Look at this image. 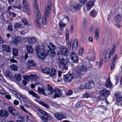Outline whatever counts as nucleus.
<instances>
[{
	"instance_id": "nucleus-1",
	"label": "nucleus",
	"mask_w": 122,
	"mask_h": 122,
	"mask_svg": "<svg viewBox=\"0 0 122 122\" xmlns=\"http://www.w3.org/2000/svg\"><path fill=\"white\" fill-rule=\"evenodd\" d=\"M36 50L39 60L41 61H42L45 59V57L46 56L45 51L40 45L36 47Z\"/></svg>"
},
{
	"instance_id": "nucleus-2",
	"label": "nucleus",
	"mask_w": 122,
	"mask_h": 122,
	"mask_svg": "<svg viewBox=\"0 0 122 122\" xmlns=\"http://www.w3.org/2000/svg\"><path fill=\"white\" fill-rule=\"evenodd\" d=\"M59 67L62 70H67L68 66L67 65V60L65 59L61 56L58 57Z\"/></svg>"
},
{
	"instance_id": "nucleus-3",
	"label": "nucleus",
	"mask_w": 122,
	"mask_h": 122,
	"mask_svg": "<svg viewBox=\"0 0 122 122\" xmlns=\"http://www.w3.org/2000/svg\"><path fill=\"white\" fill-rule=\"evenodd\" d=\"M38 110L41 113L44 115L41 117V119L43 121L47 122L52 118V116L45 111L41 109H38Z\"/></svg>"
},
{
	"instance_id": "nucleus-4",
	"label": "nucleus",
	"mask_w": 122,
	"mask_h": 122,
	"mask_svg": "<svg viewBox=\"0 0 122 122\" xmlns=\"http://www.w3.org/2000/svg\"><path fill=\"white\" fill-rule=\"evenodd\" d=\"M87 71V68L85 65H83L80 67L79 69L77 71V73L79 75H85Z\"/></svg>"
},
{
	"instance_id": "nucleus-5",
	"label": "nucleus",
	"mask_w": 122,
	"mask_h": 122,
	"mask_svg": "<svg viewBox=\"0 0 122 122\" xmlns=\"http://www.w3.org/2000/svg\"><path fill=\"white\" fill-rule=\"evenodd\" d=\"M62 90L58 88H56L54 90V93L51 96V97L55 99L57 97H59L62 95Z\"/></svg>"
},
{
	"instance_id": "nucleus-6",
	"label": "nucleus",
	"mask_w": 122,
	"mask_h": 122,
	"mask_svg": "<svg viewBox=\"0 0 122 122\" xmlns=\"http://www.w3.org/2000/svg\"><path fill=\"white\" fill-rule=\"evenodd\" d=\"M23 10L25 12H27L28 14H30V11L29 7L27 4L26 0H23Z\"/></svg>"
},
{
	"instance_id": "nucleus-7",
	"label": "nucleus",
	"mask_w": 122,
	"mask_h": 122,
	"mask_svg": "<svg viewBox=\"0 0 122 122\" xmlns=\"http://www.w3.org/2000/svg\"><path fill=\"white\" fill-rule=\"evenodd\" d=\"M51 4L50 3H48L47 6L46 7L45 9V16L46 18H48L49 17V14L51 11Z\"/></svg>"
},
{
	"instance_id": "nucleus-8",
	"label": "nucleus",
	"mask_w": 122,
	"mask_h": 122,
	"mask_svg": "<svg viewBox=\"0 0 122 122\" xmlns=\"http://www.w3.org/2000/svg\"><path fill=\"white\" fill-rule=\"evenodd\" d=\"M101 96L106 98L110 94L109 91L105 89L102 90L100 91Z\"/></svg>"
},
{
	"instance_id": "nucleus-9",
	"label": "nucleus",
	"mask_w": 122,
	"mask_h": 122,
	"mask_svg": "<svg viewBox=\"0 0 122 122\" xmlns=\"http://www.w3.org/2000/svg\"><path fill=\"white\" fill-rule=\"evenodd\" d=\"M72 74H67L64 76V81L66 83L71 81L73 78Z\"/></svg>"
},
{
	"instance_id": "nucleus-10",
	"label": "nucleus",
	"mask_w": 122,
	"mask_h": 122,
	"mask_svg": "<svg viewBox=\"0 0 122 122\" xmlns=\"http://www.w3.org/2000/svg\"><path fill=\"white\" fill-rule=\"evenodd\" d=\"M70 58L71 59L74 63H77L78 60L75 53L74 52H71L70 55Z\"/></svg>"
},
{
	"instance_id": "nucleus-11",
	"label": "nucleus",
	"mask_w": 122,
	"mask_h": 122,
	"mask_svg": "<svg viewBox=\"0 0 122 122\" xmlns=\"http://www.w3.org/2000/svg\"><path fill=\"white\" fill-rule=\"evenodd\" d=\"M111 55H112V54H111V50L108 49L107 50L105 55L104 60L105 62H107L109 60Z\"/></svg>"
},
{
	"instance_id": "nucleus-12",
	"label": "nucleus",
	"mask_w": 122,
	"mask_h": 122,
	"mask_svg": "<svg viewBox=\"0 0 122 122\" xmlns=\"http://www.w3.org/2000/svg\"><path fill=\"white\" fill-rule=\"evenodd\" d=\"M11 48L10 46L7 45L3 44L2 46V49L3 51H5L7 52L11 51Z\"/></svg>"
},
{
	"instance_id": "nucleus-13",
	"label": "nucleus",
	"mask_w": 122,
	"mask_h": 122,
	"mask_svg": "<svg viewBox=\"0 0 122 122\" xmlns=\"http://www.w3.org/2000/svg\"><path fill=\"white\" fill-rule=\"evenodd\" d=\"M36 12L38 19H36V22L37 26L39 27H40V25L39 20H40L41 18V15L39 10L38 9L37 10Z\"/></svg>"
},
{
	"instance_id": "nucleus-14",
	"label": "nucleus",
	"mask_w": 122,
	"mask_h": 122,
	"mask_svg": "<svg viewBox=\"0 0 122 122\" xmlns=\"http://www.w3.org/2000/svg\"><path fill=\"white\" fill-rule=\"evenodd\" d=\"M47 86L48 87L47 89L49 92L48 94L51 97V96H52V95L54 93V90L51 86L50 85L48 84Z\"/></svg>"
},
{
	"instance_id": "nucleus-15",
	"label": "nucleus",
	"mask_w": 122,
	"mask_h": 122,
	"mask_svg": "<svg viewBox=\"0 0 122 122\" xmlns=\"http://www.w3.org/2000/svg\"><path fill=\"white\" fill-rule=\"evenodd\" d=\"M61 53L63 55L67 56L68 52L67 48L65 46H62L61 49Z\"/></svg>"
},
{
	"instance_id": "nucleus-16",
	"label": "nucleus",
	"mask_w": 122,
	"mask_h": 122,
	"mask_svg": "<svg viewBox=\"0 0 122 122\" xmlns=\"http://www.w3.org/2000/svg\"><path fill=\"white\" fill-rule=\"evenodd\" d=\"M54 115L55 118L59 120H61L64 118V115L60 113H55Z\"/></svg>"
},
{
	"instance_id": "nucleus-17",
	"label": "nucleus",
	"mask_w": 122,
	"mask_h": 122,
	"mask_svg": "<svg viewBox=\"0 0 122 122\" xmlns=\"http://www.w3.org/2000/svg\"><path fill=\"white\" fill-rule=\"evenodd\" d=\"M17 97L20 100L25 102L26 103L27 102V98L25 97V96L22 95L20 94H18Z\"/></svg>"
},
{
	"instance_id": "nucleus-18",
	"label": "nucleus",
	"mask_w": 122,
	"mask_h": 122,
	"mask_svg": "<svg viewBox=\"0 0 122 122\" xmlns=\"http://www.w3.org/2000/svg\"><path fill=\"white\" fill-rule=\"evenodd\" d=\"M28 92L29 94L32 95V97H34L37 99H40V97L36 93H35L32 90H28Z\"/></svg>"
},
{
	"instance_id": "nucleus-19",
	"label": "nucleus",
	"mask_w": 122,
	"mask_h": 122,
	"mask_svg": "<svg viewBox=\"0 0 122 122\" xmlns=\"http://www.w3.org/2000/svg\"><path fill=\"white\" fill-rule=\"evenodd\" d=\"M94 2L92 1H89L87 2L86 4V6L87 10H89L94 5Z\"/></svg>"
},
{
	"instance_id": "nucleus-20",
	"label": "nucleus",
	"mask_w": 122,
	"mask_h": 122,
	"mask_svg": "<svg viewBox=\"0 0 122 122\" xmlns=\"http://www.w3.org/2000/svg\"><path fill=\"white\" fill-rule=\"evenodd\" d=\"M27 65H28V66H27V67L29 68L32 66H35L36 65V62L33 60L28 61V64Z\"/></svg>"
},
{
	"instance_id": "nucleus-21",
	"label": "nucleus",
	"mask_w": 122,
	"mask_h": 122,
	"mask_svg": "<svg viewBox=\"0 0 122 122\" xmlns=\"http://www.w3.org/2000/svg\"><path fill=\"white\" fill-rule=\"evenodd\" d=\"M8 116V112L5 110L0 111V116L4 117H7Z\"/></svg>"
},
{
	"instance_id": "nucleus-22",
	"label": "nucleus",
	"mask_w": 122,
	"mask_h": 122,
	"mask_svg": "<svg viewBox=\"0 0 122 122\" xmlns=\"http://www.w3.org/2000/svg\"><path fill=\"white\" fill-rule=\"evenodd\" d=\"M27 41L30 44H33L36 41V39L33 37H30L26 38Z\"/></svg>"
},
{
	"instance_id": "nucleus-23",
	"label": "nucleus",
	"mask_w": 122,
	"mask_h": 122,
	"mask_svg": "<svg viewBox=\"0 0 122 122\" xmlns=\"http://www.w3.org/2000/svg\"><path fill=\"white\" fill-rule=\"evenodd\" d=\"M105 86L107 87L111 88L112 86V84L110 78H108L107 80Z\"/></svg>"
},
{
	"instance_id": "nucleus-24",
	"label": "nucleus",
	"mask_w": 122,
	"mask_h": 122,
	"mask_svg": "<svg viewBox=\"0 0 122 122\" xmlns=\"http://www.w3.org/2000/svg\"><path fill=\"white\" fill-rule=\"evenodd\" d=\"M19 107L23 111L27 113L30 116H31V117H33V115L31 114L30 112L26 110L23 106L21 105H19Z\"/></svg>"
},
{
	"instance_id": "nucleus-25",
	"label": "nucleus",
	"mask_w": 122,
	"mask_h": 122,
	"mask_svg": "<svg viewBox=\"0 0 122 122\" xmlns=\"http://www.w3.org/2000/svg\"><path fill=\"white\" fill-rule=\"evenodd\" d=\"M116 96L117 101L119 102H120L122 99V96L121 93L119 92H116Z\"/></svg>"
},
{
	"instance_id": "nucleus-26",
	"label": "nucleus",
	"mask_w": 122,
	"mask_h": 122,
	"mask_svg": "<svg viewBox=\"0 0 122 122\" xmlns=\"http://www.w3.org/2000/svg\"><path fill=\"white\" fill-rule=\"evenodd\" d=\"M48 48H49L48 51L51 52V51H53L55 49L56 47L54 45L50 43L49 44H48L47 46Z\"/></svg>"
},
{
	"instance_id": "nucleus-27",
	"label": "nucleus",
	"mask_w": 122,
	"mask_h": 122,
	"mask_svg": "<svg viewBox=\"0 0 122 122\" xmlns=\"http://www.w3.org/2000/svg\"><path fill=\"white\" fill-rule=\"evenodd\" d=\"M26 48L28 53L32 54L33 53L34 49L33 47L30 46H26Z\"/></svg>"
},
{
	"instance_id": "nucleus-28",
	"label": "nucleus",
	"mask_w": 122,
	"mask_h": 122,
	"mask_svg": "<svg viewBox=\"0 0 122 122\" xmlns=\"http://www.w3.org/2000/svg\"><path fill=\"white\" fill-rule=\"evenodd\" d=\"M15 79L18 81H21L22 78L21 75L19 73L15 74L14 76Z\"/></svg>"
},
{
	"instance_id": "nucleus-29",
	"label": "nucleus",
	"mask_w": 122,
	"mask_h": 122,
	"mask_svg": "<svg viewBox=\"0 0 122 122\" xmlns=\"http://www.w3.org/2000/svg\"><path fill=\"white\" fill-rule=\"evenodd\" d=\"M3 73L7 77L9 78H12V75L9 71H7L6 72H4Z\"/></svg>"
},
{
	"instance_id": "nucleus-30",
	"label": "nucleus",
	"mask_w": 122,
	"mask_h": 122,
	"mask_svg": "<svg viewBox=\"0 0 122 122\" xmlns=\"http://www.w3.org/2000/svg\"><path fill=\"white\" fill-rule=\"evenodd\" d=\"M45 89L43 88L38 87L37 89V92L39 93L42 94L46 96V94L44 92Z\"/></svg>"
},
{
	"instance_id": "nucleus-31",
	"label": "nucleus",
	"mask_w": 122,
	"mask_h": 122,
	"mask_svg": "<svg viewBox=\"0 0 122 122\" xmlns=\"http://www.w3.org/2000/svg\"><path fill=\"white\" fill-rule=\"evenodd\" d=\"M30 79L34 81H36L38 78V76L36 74H31L30 75Z\"/></svg>"
},
{
	"instance_id": "nucleus-32",
	"label": "nucleus",
	"mask_w": 122,
	"mask_h": 122,
	"mask_svg": "<svg viewBox=\"0 0 122 122\" xmlns=\"http://www.w3.org/2000/svg\"><path fill=\"white\" fill-rule=\"evenodd\" d=\"M9 112L11 114L14 115L15 112V109L11 107H9L8 108Z\"/></svg>"
},
{
	"instance_id": "nucleus-33",
	"label": "nucleus",
	"mask_w": 122,
	"mask_h": 122,
	"mask_svg": "<svg viewBox=\"0 0 122 122\" xmlns=\"http://www.w3.org/2000/svg\"><path fill=\"white\" fill-rule=\"evenodd\" d=\"M78 43V40L76 39H75L73 42L72 44L73 49L74 50H76L77 46Z\"/></svg>"
},
{
	"instance_id": "nucleus-34",
	"label": "nucleus",
	"mask_w": 122,
	"mask_h": 122,
	"mask_svg": "<svg viewBox=\"0 0 122 122\" xmlns=\"http://www.w3.org/2000/svg\"><path fill=\"white\" fill-rule=\"evenodd\" d=\"M38 102L42 106L47 109H50L49 106L47 104L44 103L43 102L41 101Z\"/></svg>"
},
{
	"instance_id": "nucleus-35",
	"label": "nucleus",
	"mask_w": 122,
	"mask_h": 122,
	"mask_svg": "<svg viewBox=\"0 0 122 122\" xmlns=\"http://www.w3.org/2000/svg\"><path fill=\"white\" fill-rule=\"evenodd\" d=\"M115 21L117 23H119L121 21V16L119 15H117L115 17Z\"/></svg>"
},
{
	"instance_id": "nucleus-36",
	"label": "nucleus",
	"mask_w": 122,
	"mask_h": 122,
	"mask_svg": "<svg viewBox=\"0 0 122 122\" xmlns=\"http://www.w3.org/2000/svg\"><path fill=\"white\" fill-rule=\"evenodd\" d=\"M56 70L54 68H52L51 70V72L50 73L51 76H54L55 78V77L56 76Z\"/></svg>"
},
{
	"instance_id": "nucleus-37",
	"label": "nucleus",
	"mask_w": 122,
	"mask_h": 122,
	"mask_svg": "<svg viewBox=\"0 0 122 122\" xmlns=\"http://www.w3.org/2000/svg\"><path fill=\"white\" fill-rule=\"evenodd\" d=\"M94 84L93 82L92 81H90L89 82L88 86L87 85L86 87V88L87 89H90L92 88Z\"/></svg>"
},
{
	"instance_id": "nucleus-38",
	"label": "nucleus",
	"mask_w": 122,
	"mask_h": 122,
	"mask_svg": "<svg viewBox=\"0 0 122 122\" xmlns=\"http://www.w3.org/2000/svg\"><path fill=\"white\" fill-rule=\"evenodd\" d=\"M99 29L97 28L95 32V38L96 40H97L98 39L99 37Z\"/></svg>"
},
{
	"instance_id": "nucleus-39",
	"label": "nucleus",
	"mask_w": 122,
	"mask_h": 122,
	"mask_svg": "<svg viewBox=\"0 0 122 122\" xmlns=\"http://www.w3.org/2000/svg\"><path fill=\"white\" fill-rule=\"evenodd\" d=\"M13 54L15 56H17L18 55V51L17 49L13 48Z\"/></svg>"
},
{
	"instance_id": "nucleus-40",
	"label": "nucleus",
	"mask_w": 122,
	"mask_h": 122,
	"mask_svg": "<svg viewBox=\"0 0 122 122\" xmlns=\"http://www.w3.org/2000/svg\"><path fill=\"white\" fill-rule=\"evenodd\" d=\"M42 71L44 73L47 74L49 73L50 70L49 68L45 67L44 69L42 70Z\"/></svg>"
},
{
	"instance_id": "nucleus-41",
	"label": "nucleus",
	"mask_w": 122,
	"mask_h": 122,
	"mask_svg": "<svg viewBox=\"0 0 122 122\" xmlns=\"http://www.w3.org/2000/svg\"><path fill=\"white\" fill-rule=\"evenodd\" d=\"M22 25V24L20 22H18L15 25L14 27L15 28H20Z\"/></svg>"
},
{
	"instance_id": "nucleus-42",
	"label": "nucleus",
	"mask_w": 122,
	"mask_h": 122,
	"mask_svg": "<svg viewBox=\"0 0 122 122\" xmlns=\"http://www.w3.org/2000/svg\"><path fill=\"white\" fill-rule=\"evenodd\" d=\"M21 21L25 25H30V24L29 23V22L25 18L22 19L21 20Z\"/></svg>"
},
{
	"instance_id": "nucleus-43",
	"label": "nucleus",
	"mask_w": 122,
	"mask_h": 122,
	"mask_svg": "<svg viewBox=\"0 0 122 122\" xmlns=\"http://www.w3.org/2000/svg\"><path fill=\"white\" fill-rule=\"evenodd\" d=\"M90 14L91 16L93 17H95L96 16V12L95 10H92L91 11Z\"/></svg>"
},
{
	"instance_id": "nucleus-44",
	"label": "nucleus",
	"mask_w": 122,
	"mask_h": 122,
	"mask_svg": "<svg viewBox=\"0 0 122 122\" xmlns=\"http://www.w3.org/2000/svg\"><path fill=\"white\" fill-rule=\"evenodd\" d=\"M10 68L12 70L15 71H17L18 69L17 67L14 65H11Z\"/></svg>"
},
{
	"instance_id": "nucleus-45",
	"label": "nucleus",
	"mask_w": 122,
	"mask_h": 122,
	"mask_svg": "<svg viewBox=\"0 0 122 122\" xmlns=\"http://www.w3.org/2000/svg\"><path fill=\"white\" fill-rule=\"evenodd\" d=\"M13 42L16 45H19L21 43V41L17 39H15L14 41Z\"/></svg>"
},
{
	"instance_id": "nucleus-46",
	"label": "nucleus",
	"mask_w": 122,
	"mask_h": 122,
	"mask_svg": "<svg viewBox=\"0 0 122 122\" xmlns=\"http://www.w3.org/2000/svg\"><path fill=\"white\" fill-rule=\"evenodd\" d=\"M28 57V56L27 54H25V56H22L21 58V60L23 62L26 59L27 57Z\"/></svg>"
},
{
	"instance_id": "nucleus-47",
	"label": "nucleus",
	"mask_w": 122,
	"mask_h": 122,
	"mask_svg": "<svg viewBox=\"0 0 122 122\" xmlns=\"http://www.w3.org/2000/svg\"><path fill=\"white\" fill-rule=\"evenodd\" d=\"M76 7L74 5H72L70 7L71 11L72 12H74L76 10Z\"/></svg>"
},
{
	"instance_id": "nucleus-48",
	"label": "nucleus",
	"mask_w": 122,
	"mask_h": 122,
	"mask_svg": "<svg viewBox=\"0 0 122 122\" xmlns=\"http://www.w3.org/2000/svg\"><path fill=\"white\" fill-rule=\"evenodd\" d=\"M85 105L84 104H83L82 102L81 101L78 102L76 104V106L78 107H80L82 106H84Z\"/></svg>"
},
{
	"instance_id": "nucleus-49",
	"label": "nucleus",
	"mask_w": 122,
	"mask_h": 122,
	"mask_svg": "<svg viewBox=\"0 0 122 122\" xmlns=\"http://www.w3.org/2000/svg\"><path fill=\"white\" fill-rule=\"evenodd\" d=\"M23 77L24 79L28 81H29L30 79V75L29 76L27 75L23 76Z\"/></svg>"
},
{
	"instance_id": "nucleus-50",
	"label": "nucleus",
	"mask_w": 122,
	"mask_h": 122,
	"mask_svg": "<svg viewBox=\"0 0 122 122\" xmlns=\"http://www.w3.org/2000/svg\"><path fill=\"white\" fill-rule=\"evenodd\" d=\"M9 90L10 92H11L14 95H15L17 97V94H20L19 93H17L15 91L11 89H9Z\"/></svg>"
},
{
	"instance_id": "nucleus-51",
	"label": "nucleus",
	"mask_w": 122,
	"mask_h": 122,
	"mask_svg": "<svg viewBox=\"0 0 122 122\" xmlns=\"http://www.w3.org/2000/svg\"><path fill=\"white\" fill-rule=\"evenodd\" d=\"M90 52L92 55H96V53L95 50L93 49H91L90 51Z\"/></svg>"
},
{
	"instance_id": "nucleus-52",
	"label": "nucleus",
	"mask_w": 122,
	"mask_h": 122,
	"mask_svg": "<svg viewBox=\"0 0 122 122\" xmlns=\"http://www.w3.org/2000/svg\"><path fill=\"white\" fill-rule=\"evenodd\" d=\"M7 92L5 91L2 88L0 92V94L1 95H5L7 94Z\"/></svg>"
},
{
	"instance_id": "nucleus-53",
	"label": "nucleus",
	"mask_w": 122,
	"mask_h": 122,
	"mask_svg": "<svg viewBox=\"0 0 122 122\" xmlns=\"http://www.w3.org/2000/svg\"><path fill=\"white\" fill-rule=\"evenodd\" d=\"M83 98H88L89 97V95L88 93L87 92H85L83 95Z\"/></svg>"
},
{
	"instance_id": "nucleus-54",
	"label": "nucleus",
	"mask_w": 122,
	"mask_h": 122,
	"mask_svg": "<svg viewBox=\"0 0 122 122\" xmlns=\"http://www.w3.org/2000/svg\"><path fill=\"white\" fill-rule=\"evenodd\" d=\"M116 49L115 46V45H114L113 46L112 50L111 52V54H112V55H113Z\"/></svg>"
},
{
	"instance_id": "nucleus-55",
	"label": "nucleus",
	"mask_w": 122,
	"mask_h": 122,
	"mask_svg": "<svg viewBox=\"0 0 122 122\" xmlns=\"http://www.w3.org/2000/svg\"><path fill=\"white\" fill-rule=\"evenodd\" d=\"M93 66V65L92 64H91L90 63H89L87 65V70L91 69L92 68Z\"/></svg>"
},
{
	"instance_id": "nucleus-56",
	"label": "nucleus",
	"mask_w": 122,
	"mask_h": 122,
	"mask_svg": "<svg viewBox=\"0 0 122 122\" xmlns=\"http://www.w3.org/2000/svg\"><path fill=\"white\" fill-rule=\"evenodd\" d=\"M76 9L77 10H79L81 8V5L79 4H77L76 6Z\"/></svg>"
},
{
	"instance_id": "nucleus-57",
	"label": "nucleus",
	"mask_w": 122,
	"mask_h": 122,
	"mask_svg": "<svg viewBox=\"0 0 122 122\" xmlns=\"http://www.w3.org/2000/svg\"><path fill=\"white\" fill-rule=\"evenodd\" d=\"M45 17L43 18L42 19V21L44 25H45L46 24V20L48 19L46 18H45V16H44Z\"/></svg>"
},
{
	"instance_id": "nucleus-58",
	"label": "nucleus",
	"mask_w": 122,
	"mask_h": 122,
	"mask_svg": "<svg viewBox=\"0 0 122 122\" xmlns=\"http://www.w3.org/2000/svg\"><path fill=\"white\" fill-rule=\"evenodd\" d=\"M79 2L82 5H84L87 2V0H78Z\"/></svg>"
},
{
	"instance_id": "nucleus-59",
	"label": "nucleus",
	"mask_w": 122,
	"mask_h": 122,
	"mask_svg": "<svg viewBox=\"0 0 122 122\" xmlns=\"http://www.w3.org/2000/svg\"><path fill=\"white\" fill-rule=\"evenodd\" d=\"M103 63V59L102 58L100 60V62L99 65V67H101L102 66V64Z\"/></svg>"
},
{
	"instance_id": "nucleus-60",
	"label": "nucleus",
	"mask_w": 122,
	"mask_h": 122,
	"mask_svg": "<svg viewBox=\"0 0 122 122\" xmlns=\"http://www.w3.org/2000/svg\"><path fill=\"white\" fill-rule=\"evenodd\" d=\"M34 4L35 8L36 9H37L38 6L36 0H34Z\"/></svg>"
},
{
	"instance_id": "nucleus-61",
	"label": "nucleus",
	"mask_w": 122,
	"mask_h": 122,
	"mask_svg": "<svg viewBox=\"0 0 122 122\" xmlns=\"http://www.w3.org/2000/svg\"><path fill=\"white\" fill-rule=\"evenodd\" d=\"M92 56H91L90 54H88L86 56V58L89 60H91Z\"/></svg>"
},
{
	"instance_id": "nucleus-62",
	"label": "nucleus",
	"mask_w": 122,
	"mask_h": 122,
	"mask_svg": "<svg viewBox=\"0 0 122 122\" xmlns=\"http://www.w3.org/2000/svg\"><path fill=\"white\" fill-rule=\"evenodd\" d=\"M111 70H113L115 67V63L114 62H112V64L111 65Z\"/></svg>"
},
{
	"instance_id": "nucleus-63",
	"label": "nucleus",
	"mask_w": 122,
	"mask_h": 122,
	"mask_svg": "<svg viewBox=\"0 0 122 122\" xmlns=\"http://www.w3.org/2000/svg\"><path fill=\"white\" fill-rule=\"evenodd\" d=\"M7 29L8 30L12 31H13V30L12 29V27L11 25H10L8 26L7 27Z\"/></svg>"
},
{
	"instance_id": "nucleus-64",
	"label": "nucleus",
	"mask_w": 122,
	"mask_h": 122,
	"mask_svg": "<svg viewBox=\"0 0 122 122\" xmlns=\"http://www.w3.org/2000/svg\"><path fill=\"white\" fill-rule=\"evenodd\" d=\"M73 91L72 90H70L67 93V95H71Z\"/></svg>"
}]
</instances>
